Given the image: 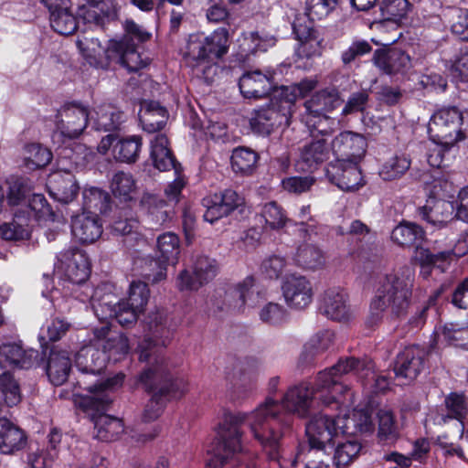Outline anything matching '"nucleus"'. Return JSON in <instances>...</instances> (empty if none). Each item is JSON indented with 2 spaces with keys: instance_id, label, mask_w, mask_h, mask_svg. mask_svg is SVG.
I'll return each instance as SVG.
<instances>
[{
  "instance_id": "nucleus-1",
  "label": "nucleus",
  "mask_w": 468,
  "mask_h": 468,
  "mask_svg": "<svg viewBox=\"0 0 468 468\" xmlns=\"http://www.w3.org/2000/svg\"><path fill=\"white\" fill-rule=\"evenodd\" d=\"M354 370L361 377L369 372L364 362L348 360L337 362L333 367L320 371L314 386L302 383L290 388L281 401L268 398L250 413L239 412L226 416L218 432V440L212 449L213 456L207 461V468H222L229 460L236 458L241 451L239 425L248 423L255 440L271 461L278 462L281 457L282 437V412L308 418L319 410L321 405L338 404L339 397L349 388L340 380L339 372ZM233 464L229 468H233Z\"/></svg>"
},
{
  "instance_id": "nucleus-2",
  "label": "nucleus",
  "mask_w": 468,
  "mask_h": 468,
  "mask_svg": "<svg viewBox=\"0 0 468 468\" xmlns=\"http://www.w3.org/2000/svg\"><path fill=\"white\" fill-rule=\"evenodd\" d=\"M107 361V354L93 346H83L76 355V367L81 373L78 384L90 393L84 399V402L98 410H105L112 403L108 390L121 386L124 378L122 374L105 379L101 378Z\"/></svg>"
},
{
  "instance_id": "nucleus-3",
  "label": "nucleus",
  "mask_w": 468,
  "mask_h": 468,
  "mask_svg": "<svg viewBox=\"0 0 468 468\" xmlns=\"http://www.w3.org/2000/svg\"><path fill=\"white\" fill-rule=\"evenodd\" d=\"M124 35L119 40H111L103 49V56L91 54L89 48H81L90 65L101 69H110L112 63L119 64L129 72H135L146 66L136 48V42L148 40L151 34L133 20H126L123 25Z\"/></svg>"
},
{
  "instance_id": "nucleus-4",
  "label": "nucleus",
  "mask_w": 468,
  "mask_h": 468,
  "mask_svg": "<svg viewBox=\"0 0 468 468\" xmlns=\"http://www.w3.org/2000/svg\"><path fill=\"white\" fill-rule=\"evenodd\" d=\"M406 271L386 274L379 279L376 295L369 306L366 320L367 326L379 324L384 312L389 310L395 318H400L407 314L410 303L413 280Z\"/></svg>"
},
{
  "instance_id": "nucleus-5",
  "label": "nucleus",
  "mask_w": 468,
  "mask_h": 468,
  "mask_svg": "<svg viewBox=\"0 0 468 468\" xmlns=\"http://www.w3.org/2000/svg\"><path fill=\"white\" fill-rule=\"evenodd\" d=\"M139 360L146 362L145 367L137 375L134 385L148 393H154L164 386L171 389V383L177 384V392L183 394L184 382L181 379H174L167 365L158 350H153L152 341L146 339L138 345Z\"/></svg>"
},
{
  "instance_id": "nucleus-6",
  "label": "nucleus",
  "mask_w": 468,
  "mask_h": 468,
  "mask_svg": "<svg viewBox=\"0 0 468 468\" xmlns=\"http://www.w3.org/2000/svg\"><path fill=\"white\" fill-rule=\"evenodd\" d=\"M390 238L401 248H414L415 259L421 267H432V264L447 261L452 254V250H439L438 241H435L432 250L423 248L421 245L426 240V232L415 222L401 221L393 229Z\"/></svg>"
},
{
  "instance_id": "nucleus-7",
  "label": "nucleus",
  "mask_w": 468,
  "mask_h": 468,
  "mask_svg": "<svg viewBox=\"0 0 468 468\" xmlns=\"http://www.w3.org/2000/svg\"><path fill=\"white\" fill-rule=\"evenodd\" d=\"M463 112L457 107H445L437 111L429 122L432 139L443 146H452L466 136Z\"/></svg>"
},
{
  "instance_id": "nucleus-8",
  "label": "nucleus",
  "mask_w": 468,
  "mask_h": 468,
  "mask_svg": "<svg viewBox=\"0 0 468 468\" xmlns=\"http://www.w3.org/2000/svg\"><path fill=\"white\" fill-rule=\"evenodd\" d=\"M157 259H150L147 261L150 271L144 274L153 283L165 280L166 266L177 262L180 253L178 237L172 232L160 235L157 239Z\"/></svg>"
},
{
  "instance_id": "nucleus-9",
  "label": "nucleus",
  "mask_w": 468,
  "mask_h": 468,
  "mask_svg": "<svg viewBox=\"0 0 468 468\" xmlns=\"http://www.w3.org/2000/svg\"><path fill=\"white\" fill-rule=\"evenodd\" d=\"M291 113L292 111L288 108L287 102L278 99L276 92L273 91L268 104L253 111L250 124L255 133L267 135L274 127L287 122Z\"/></svg>"
},
{
  "instance_id": "nucleus-10",
  "label": "nucleus",
  "mask_w": 468,
  "mask_h": 468,
  "mask_svg": "<svg viewBox=\"0 0 468 468\" xmlns=\"http://www.w3.org/2000/svg\"><path fill=\"white\" fill-rule=\"evenodd\" d=\"M305 432L310 447L324 451V452L334 449L335 441L340 434L336 417L317 414L316 411L310 416V420L305 426Z\"/></svg>"
},
{
  "instance_id": "nucleus-11",
  "label": "nucleus",
  "mask_w": 468,
  "mask_h": 468,
  "mask_svg": "<svg viewBox=\"0 0 468 468\" xmlns=\"http://www.w3.org/2000/svg\"><path fill=\"white\" fill-rule=\"evenodd\" d=\"M111 214L112 232L123 237L124 246L130 249L142 240L139 219L132 205H115Z\"/></svg>"
},
{
  "instance_id": "nucleus-12",
  "label": "nucleus",
  "mask_w": 468,
  "mask_h": 468,
  "mask_svg": "<svg viewBox=\"0 0 468 468\" xmlns=\"http://www.w3.org/2000/svg\"><path fill=\"white\" fill-rule=\"evenodd\" d=\"M88 107L80 102L64 104L57 113V129L63 137L76 139L82 134L89 123Z\"/></svg>"
},
{
  "instance_id": "nucleus-13",
  "label": "nucleus",
  "mask_w": 468,
  "mask_h": 468,
  "mask_svg": "<svg viewBox=\"0 0 468 468\" xmlns=\"http://www.w3.org/2000/svg\"><path fill=\"white\" fill-rule=\"evenodd\" d=\"M55 268L65 280L74 284L85 282L90 273L88 258L78 249H69L60 252Z\"/></svg>"
},
{
  "instance_id": "nucleus-14",
  "label": "nucleus",
  "mask_w": 468,
  "mask_h": 468,
  "mask_svg": "<svg viewBox=\"0 0 468 468\" xmlns=\"http://www.w3.org/2000/svg\"><path fill=\"white\" fill-rule=\"evenodd\" d=\"M202 204L206 207L204 219L212 224L242 206L244 198L233 189H225L204 197Z\"/></svg>"
},
{
  "instance_id": "nucleus-15",
  "label": "nucleus",
  "mask_w": 468,
  "mask_h": 468,
  "mask_svg": "<svg viewBox=\"0 0 468 468\" xmlns=\"http://www.w3.org/2000/svg\"><path fill=\"white\" fill-rule=\"evenodd\" d=\"M218 272V264L214 259L206 255H198L193 263V275L183 271L178 276V287L181 290H197L212 281Z\"/></svg>"
},
{
  "instance_id": "nucleus-16",
  "label": "nucleus",
  "mask_w": 468,
  "mask_h": 468,
  "mask_svg": "<svg viewBox=\"0 0 468 468\" xmlns=\"http://www.w3.org/2000/svg\"><path fill=\"white\" fill-rule=\"evenodd\" d=\"M366 138L353 132H343L332 141V151L338 162H359L367 149Z\"/></svg>"
},
{
  "instance_id": "nucleus-17",
  "label": "nucleus",
  "mask_w": 468,
  "mask_h": 468,
  "mask_svg": "<svg viewBox=\"0 0 468 468\" xmlns=\"http://www.w3.org/2000/svg\"><path fill=\"white\" fill-rule=\"evenodd\" d=\"M43 355L47 356L45 362L46 373L49 380L56 386L66 382L71 370V358L67 350L56 346H43Z\"/></svg>"
},
{
  "instance_id": "nucleus-18",
  "label": "nucleus",
  "mask_w": 468,
  "mask_h": 468,
  "mask_svg": "<svg viewBox=\"0 0 468 468\" xmlns=\"http://www.w3.org/2000/svg\"><path fill=\"white\" fill-rule=\"evenodd\" d=\"M426 352L419 346H411L404 348L396 358L394 372L398 378H402L409 382L414 380L424 367Z\"/></svg>"
},
{
  "instance_id": "nucleus-19",
  "label": "nucleus",
  "mask_w": 468,
  "mask_h": 468,
  "mask_svg": "<svg viewBox=\"0 0 468 468\" xmlns=\"http://www.w3.org/2000/svg\"><path fill=\"white\" fill-rule=\"evenodd\" d=\"M320 308L325 316L338 322L348 321L353 315L348 295L339 287L329 288L324 292Z\"/></svg>"
},
{
  "instance_id": "nucleus-20",
  "label": "nucleus",
  "mask_w": 468,
  "mask_h": 468,
  "mask_svg": "<svg viewBox=\"0 0 468 468\" xmlns=\"http://www.w3.org/2000/svg\"><path fill=\"white\" fill-rule=\"evenodd\" d=\"M282 292L286 303L295 309L305 308L313 299L312 285L301 275L288 276L282 284Z\"/></svg>"
},
{
  "instance_id": "nucleus-21",
  "label": "nucleus",
  "mask_w": 468,
  "mask_h": 468,
  "mask_svg": "<svg viewBox=\"0 0 468 468\" xmlns=\"http://www.w3.org/2000/svg\"><path fill=\"white\" fill-rule=\"evenodd\" d=\"M47 187L49 195L62 204L72 202L80 189L74 175L69 171H56L49 175Z\"/></svg>"
},
{
  "instance_id": "nucleus-22",
  "label": "nucleus",
  "mask_w": 468,
  "mask_h": 468,
  "mask_svg": "<svg viewBox=\"0 0 468 468\" xmlns=\"http://www.w3.org/2000/svg\"><path fill=\"white\" fill-rule=\"evenodd\" d=\"M34 209L31 207L17 208L12 221L0 226V237L5 240H22L30 238Z\"/></svg>"
},
{
  "instance_id": "nucleus-23",
  "label": "nucleus",
  "mask_w": 468,
  "mask_h": 468,
  "mask_svg": "<svg viewBox=\"0 0 468 468\" xmlns=\"http://www.w3.org/2000/svg\"><path fill=\"white\" fill-rule=\"evenodd\" d=\"M239 88L245 98L260 99L272 95L278 89L273 86L271 76L263 74L260 70L244 73L239 81Z\"/></svg>"
},
{
  "instance_id": "nucleus-24",
  "label": "nucleus",
  "mask_w": 468,
  "mask_h": 468,
  "mask_svg": "<svg viewBox=\"0 0 468 468\" xmlns=\"http://www.w3.org/2000/svg\"><path fill=\"white\" fill-rule=\"evenodd\" d=\"M372 59L376 67L387 75L403 73L411 67L410 57L399 48L377 49Z\"/></svg>"
},
{
  "instance_id": "nucleus-25",
  "label": "nucleus",
  "mask_w": 468,
  "mask_h": 468,
  "mask_svg": "<svg viewBox=\"0 0 468 468\" xmlns=\"http://www.w3.org/2000/svg\"><path fill=\"white\" fill-rule=\"evenodd\" d=\"M73 236L81 243H92L102 233V226L96 213L84 210L71 218Z\"/></svg>"
},
{
  "instance_id": "nucleus-26",
  "label": "nucleus",
  "mask_w": 468,
  "mask_h": 468,
  "mask_svg": "<svg viewBox=\"0 0 468 468\" xmlns=\"http://www.w3.org/2000/svg\"><path fill=\"white\" fill-rule=\"evenodd\" d=\"M91 120L96 131L115 134V133L122 131L127 120V115L117 106L105 103L96 108L95 116H92Z\"/></svg>"
},
{
  "instance_id": "nucleus-27",
  "label": "nucleus",
  "mask_w": 468,
  "mask_h": 468,
  "mask_svg": "<svg viewBox=\"0 0 468 468\" xmlns=\"http://www.w3.org/2000/svg\"><path fill=\"white\" fill-rule=\"evenodd\" d=\"M358 162H338L330 175L331 181L340 189L346 192L358 190L365 185Z\"/></svg>"
},
{
  "instance_id": "nucleus-28",
  "label": "nucleus",
  "mask_w": 468,
  "mask_h": 468,
  "mask_svg": "<svg viewBox=\"0 0 468 468\" xmlns=\"http://www.w3.org/2000/svg\"><path fill=\"white\" fill-rule=\"evenodd\" d=\"M87 410L95 411L91 414V420L94 423L95 437L101 441H111L116 440L124 431L123 423L120 419L104 414L110 404L105 410L91 409L83 401Z\"/></svg>"
},
{
  "instance_id": "nucleus-29",
  "label": "nucleus",
  "mask_w": 468,
  "mask_h": 468,
  "mask_svg": "<svg viewBox=\"0 0 468 468\" xmlns=\"http://www.w3.org/2000/svg\"><path fill=\"white\" fill-rule=\"evenodd\" d=\"M151 158L154 165L160 171L174 169L176 175L182 171L181 165L168 148L167 137L163 133L155 135L151 141Z\"/></svg>"
},
{
  "instance_id": "nucleus-30",
  "label": "nucleus",
  "mask_w": 468,
  "mask_h": 468,
  "mask_svg": "<svg viewBox=\"0 0 468 468\" xmlns=\"http://www.w3.org/2000/svg\"><path fill=\"white\" fill-rule=\"evenodd\" d=\"M27 438L23 430L5 418H0V452L14 454L23 450Z\"/></svg>"
},
{
  "instance_id": "nucleus-31",
  "label": "nucleus",
  "mask_w": 468,
  "mask_h": 468,
  "mask_svg": "<svg viewBox=\"0 0 468 468\" xmlns=\"http://www.w3.org/2000/svg\"><path fill=\"white\" fill-rule=\"evenodd\" d=\"M340 93L335 88H326L315 92L304 102L305 115H323L341 104Z\"/></svg>"
},
{
  "instance_id": "nucleus-32",
  "label": "nucleus",
  "mask_w": 468,
  "mask_h": 468,
  "mask_svg": "<svg viewBox=\"0 0 468 468\" xmlns=\"http://www.w3.org/2000/svg\"><path fill=\"white\" fill-rule=\"evenodd\" d=\"M329 151L324 139H314L301 150L300 169L311 171L327 160Z\"/></svg>"
},
{
  "instance_id": "nucleus-33",
  "label": "nucleus",
  "mask_w": 468,
  "mask_h": 468,
  "mask_svg": "<svg viewBox=\"0 0 468 468\" xmlns=\"http://www.w3.org/2000/svg\"><path fill=\"white\" fill-rule=\"evenodd\" d=\"M143 146V139L139 135L118 138L112 148L113 158L120 163L128 165L138 161Z\"/></svg>"
},
{
  "instance_id": "nucleus-34",
  "label": "nucleus",
  "mask_w": 468,
  "mask_h": 468,
  "mask_svg": "<svg viewBox=\"0 0 468 468\" xmlns=\"http://www.w3.org/2000/svg\"><path fill=\"white\" fill-rule=\"evenodd\" d=\"M139 119L145 132L155 133L166 123L167 112L156 101L145 102L140 111Z\"/></svg>"
},
{
  "instance_id": "nucleus-35",
  "label": "nucleus",
  "mask_w": 468,
  "mask_h": 468,
  "mask_svg": "<svg viewBox=\"0 0 468 468\" xmlns=\"http://www.w3.org/2000/svg\"><path fill=\"white\" fill-rule=\"evenodd\" d=\"M455 207L452 203L445 200H438L432 207L419 208V216L430 224L443 228L453 218Z\"/></svg>"
},
{
  "instance_id": "nucleus-36",
  "label": "nucleus",
  "mask_w": 468,
  "mask_h": 468,
  "mask_svg": "<svg viewBox=\"0 0 468 468\" xmlns=\"http://www.w3.org/2000/svg\"><path fill=\"white\" fill-rule=\"evenodd\" d=\"M171 389L167 387L162 386L158 391L151 393L152 397L144 407L143 412V420L144 422H150L156 420L162 410L167 399L170 398H176L180 396L177 392L178 385L171 383Z\"/></svg>"
},
{
  "instance_id": "nucleus-37",
  "label": "nucleus",
  "mask_w": 468,
  "mask_h": 468,
  "mask_svg": "<svg viewBox=\"0 0 468 468\" xmlns=\"http://www.w3.org/2000/svg\"><path fill=\"white\" fill-rule=\"evenodd\" d=\"M146 325L151 336H145L143 341L150 339L153 350H158V346H165L170 338V330L166 324V316L163 312L155 311L148 314Z\"/></svg>"
},
{
  "instance_id": "nucleus-38",
  "label": "nucleus",
  "mask_w": 468,
  "mask_h": 468,
  "mask_svg": "<svg viewBox=\"0 0 468 468\" xmlns=\"http://www.w3.org/2000/svg\"><path fill=\"white\" fill-rule=\"evenodd\" d=\"M110 187L113 197L119 200V205L133 206L136 183L130 173L123 171L115 173L112 178Z\"/></svg>"
},
{
  "instance_id": "nucleus-39",
  "label": "nucleus",
  "mask_w": 468,
  "mask_h": 468,
  "mask_svg": "<svg viewBox=\"0 0 468 468\" xmlns=\"http://www.w3.org/2000/svg\"><path fill=\"white\" fill-rule=\"evenodd\" d=\"M254 279L249 276L243 280L242 282L237 284L235 287L229 289L225 292L224 306H220V310H233L241 311L247 302V298L253 287Z\"/></svg>"
},
{
  "instance_id": "nucleus-40",
  "label": "nucleus",
  "mask_w": 468,
  "mask_h": 468,
  "mask_svg": "<svg viewBox=\"0 0 468 468\" xmlns=\"http://www.w3.org/2000/svg\"><path fill=\"white\" fill-rule=\"evenodd\" d=\"M293 261L298 267L312 271L323 267L325 261L321 249L308 243H303L297 248Z\"/></svg>"
},
{
  "instance_id": "nucleus-41",
  "label": "nucleus",
  "mask_w": 468,
  "mask_h": 468,
  "mask_svg": "<svg viewBox=\"0 0 468 468\" xmlns=\"http://www.w3.org/2000/svg\"><path fill=\"white\" fill-rule=\"evenodd\" d=\"M317 86L315 79H303L298 83L291 86H281L276 89V97L287 102L288 108L292 111L295 101L298 98L305 97L308 93L314 90Z\"/></svg>"
},
{
  "instance_id": "nucleus-42",
  "label": "nucleus",
  "mask_w": 468,
  "mask_h": 468,
  "mask_svg": "<svg viewBox=\"0 0 468 468\" xmlns=\"http://www.w3.org/2000/svg\"><path fill=\"white\" fill-rule=\"evenodd\" d=\"M83 204L87 211H98L102 215H108L113 209L109 193L98 187L84 189Z\"/></svg>"
},
{
  "instance_id": "nucleus-43",
  "label": "nucleus",
  "mask_w": 468,
  "mask_h": 468,
  "mask_svg": "<svg viewBox=\"0 0 468 468\" xmlns=\"http://www.w3.org/2000/svg\"><path fill=\"white\" fill-rule=\"evenodd\" d=\"M0 356L19 368H29L33 365L32 359L37 357V352H26L18 344L5 343L0 346Z\"/></svg>"
},
{
  "instance_id": "nucleus-44",
  "label": "nucleus",
  "mask_w": 468,
  "mask_h": 468,
  "mask_svg": "<svg viewBox=\"0 0 468 468\" xmlns=\"http://www.w3.org/2000/svg\"><path fill=\"white\" fill-rule=\"evenodd\" d=\"M332 336V334L325 332L308 342L298 358V367L304 368L312 365L317 355L329 347Z\"/></svg>"
},
{
  "instance_id": "nucleus-45",
  "label": "nucleus",
  "mask_w": 468,
  "mask_h": 468,
  "mask_svg": "<svg viewBox=\"0 0 468 468\" xmlns=\"http://www.w3.org/2000/svg\"><path fill=\"white\" fill-rule=\"evenodd\" d=\"M6 202L9 206L31 207V189L24 178H12L7 181Z\"/></svg>"
},
{
  "instance_id": "nucleus-46",
  "label": "nucleus",
  "mask_w": 468,
  "mask_h": 468,
  "mask_svg": "<svg viewBox=\"0 0 468 468\" xmlns=\"http://www.w3.org/2000/svg\"><path fill=\"white\" fill-rule=\"evenodd\" d=\"M207 53V60H213L224 56L229 48V32L226 28H218L211 35L203 37Z\"/></svg>"
},
{
  "instance_id": "nucleus-47",
  "label": "nucleus",
  "mask_w": 468,
  "mask_h": 468,
  "mask_svg": "<svg viewBox=\"0 0 468 468\" xmlns=\"http://www.w3.org/2000/svg\"><path fill=\"white\" fill-rule=\"evenodd\" d=\"M258 154L247 147L236 148L231 155V166L235 173L248 176L256 168Z\"/></svg>"
},
{
  "instance_id": "nucleus-48",
  "label": "nucleus",
  "mask_w": 468,
  "mask_h": 468,
  "mask_svg": "<svg viewBox=\"0 0 468 468\" xmlns=\"http://www.w3.org/2000/svg\"><path fill=\"white\" fill-rule=\"evenodd\" d=\"M51 159V152L38 144H29L25 147L24 165L28 170L43 168Z\"/></svg>"
},
{
  "instance_id": "nucleus-49",
  "label": "nucleus",
  "mask_w": 468,
  "mask_h": 468,
  "mask_svg": "<svg viewBox=\"0 0 468 468\" xmlns=\"http://www.w3.org/2000/svg\"><path fill=\"white\" fill-rule=\"evenodd\" d=\"M50 26L59 35L69 36L77 29V18L70 12L69 6L52 11Z\"/></svg>"
},
{
  "instance_id": "nucleus-50",
  "label": "nucleus",
  "mask_w": 468,
  "mask_h": 468,
  "mask_svg": "<svg viewBox=\"0 0 468 468\" xmlns=\"http://www.w3.org/2000/svg\"><path fill=\"white\" fill-rule=\"evenodd\" d=\"M411 161L407 155H396L386 161L379 176L383 180L391 181L400 178L410 167Z\"/></svg>"
},
{
  "instance_id": "nucleus-51",
  "label": "nucleus",
  "mask_w": 468,
  "mask_h": 468,
  "mask_svg": "<svg viewBox=\"0 0 468 468\" xmlns=\"http://www.w3.org/2000/svg\"><path fill=\"white\" fill-rule=\"evenodd\" d=\"M361 449V444L356 441L338 442L334 450V464L336 468H346L358 456Z\"/></svg>"
},
{
  "instance_id": "nucleus-52",
  "label": "nucleus",
  "mask_w": 468,
  "mask_h": 468,
  "mask_svg": "<svg viewBox=\"0 0 468 468\" xmlns=\"http://www.w3.org/2000/svg\"><path fill=\"white\" fill-rule=\"evenodd\" d=\"M348 360H356L359 362H364L367 365V367H368V373L367 374V377H361L359 374H357L356 371L351 370L348 372H339L340 373V378L346 374H353L356 378L361 381L363 384L367 383L368 381L372 380L374 381V388L376 391H384L388 388L389 381L387 377L377 375L373 368V363L371 360L367 358H356V357H346V359H340L338 362H346Z\"/></svg>"
},
{
  "instance_id": "nucleus-53",
  "label": "nucleus",
  "mask_w": 468,
  "mask_h": 468,
  "mask_svg": "<svg viewBox=\"0 0 468 468\" xmlns=\"http://www.w3.org/2000/svg\"><path fill=\"white\" fill-rule=\"evenodd\" d=\"M445 406L448 410L446 415H442L441 420L446 422L448 419H455L460 421L461 431L463 433V424L462 420L467 414V403L463 394L451 393L445 399Z\"/></svg>"
},
{
  "instance_id": "nucleus-54",
  "label": "nucleus",
  "mask_w": 468,
  "mask_h": 468,
  "mask_svg": "<svg viewBox=\"0 0 468 468\" xmlns=\"http://www.w3.org/2000/svg\"><path fill=\"white\" fill-rule=\"evenodd\" d=\"M378 418L379 440L385 443L394 442L399 437V430L393 413L388 410H379Z\"/></svg>"
},
{
  "instance_id": "nucleus-55",
  "label": "nucleus",
  "mask_w": 468,
  "mask_h": 468,
  "mask_svg": "<svg viewBox=\"0 0 468 468\" xmlns=\"http://www.w3.org/2000/svg\"><path fill=\"white\" fill-rule=\"evenodd\" d=\"M261 215L265 224L272 230L282 229L289 220L282 207L275 201H271L262 206Z\"/></svg>"
},
{
  "instance_id": "nucleus-56",
  "label": "nucleus",
  "mask_w": 468,
  "mask_h": 468,
  "mask_svg": "<svg viewBox=\"0 0 468 468\" xmlns=\"http://www.w3.org/2000/svg\"><path fill=\"white\" fill-rule=\"evenodd\" d=\"M321 450L310 447L307 452L301 450L295 456V468H329L330 458L321 459Z\"/></svg>"
},
{
  "instance_id": "nucleus-57",
  "label": "nucleus",
  "mask_w": 468,
  "mask_h": 468,
  "mask_svg": "<svg viewBox=\"0 0 468 468\" xmlns=\"http://www.w3.org/2000/svg\"><path fill=\"white\" fill-rule=\"evenodd\" d=\"M304 121L313 137L319 134L322 136L331 135L336 124L335 119L329 117L327 114L304 115Z\"/></svg>"
},
{
  "instance_id": "nucleus-58",
  "label": "nucleus",
  "mask_w": 468,
  "mask_h": 468,
  "mask_svg": "<svg viewBox=\"0 0 468 468\" xmlns=\"http://www.w3.org/2000/svg\"><path fill=\"white\" fill-rule=\"evenodd\" d=\"M408 0H383L380 4L381 16L384 20L399 22L408 13Z\"/></svg>"
},
{
  "instance_id": "nucleus-59",
  "label": "nucleus",
  "mask_w": 468,
  "mask_h": 468,
  "mask_svg": "<svg viewBox=\"0 0 468 468\" xmlns=\"http://www.w3.org/2000/svg\"><path fill=\"white\" fill-rule=\"evenodd\" d=\"M137 308L128 304L125 300L120 301L111 309L110 316H113L122 326H130L136 323L139 314Z\"/></svg>"
},
{
  "instance_id": "nucleus-60",
  "label": "nucleus",
  "mask_w": 468,
  "mask_h": 468,
  "mask_svg": "<svg viewBox=\"0 0 468 468\" xmlns=\"http://www.w3.org/2000/svg\"><path fill=\"white\" fill-rule=\"evenodd\" d=\"M147 202L153 204L148 210V219L151 228L163 226L170 218L171 212L165 208L166 203L160 199L156 200L154 197H148Z\"/></svg>"
},
{
  "instance_id": "nucleus-61",
  "label": "nucleus",
  "mask_w": 468,
  "mask_h": 468,
  "mask_svg": "<svg viewBox=\"0 0 468 468\" xmlns=\"http://www.w3.org/2000/svg\"><path fill=\"white\" fill-rule=\"evenodd\" d=\"M432 177V187L437 195L442 197H451L456 190L452 180V175L450 173H444L441 170H433L431 174Z\"/></svg>"
},
{
  "instance_id": "nucleus-62",
  "label": "nucleus",
  "mask_w": 468,
  "mask_h": 468,
  "mask_svg": "<svg viewBox=\"0 0 468 468\" xmlns=\"http://www.w3.org/2000/svg\"><path fill=\"white\" fill-rule=\"evenodd\" d=\"M0 391L8 407L16 405L21 399L19 386L10 373L0 379Z\"/></svg>"
},
{
  "instance_id": "nucleus-63",
  "label": "nucleus",
  "mask_w": 468,
  "mask_h": 468,
  "mask_svg": "<svg viewBox=\"0 0 468 468\" xmlns=\"http://www.w3.org/2000/svg\"><path fill=\"white\" fill-rule=\"evenodd\" d=\"M148 299L149 289L147 283L141 281L133 282L130 285L129 297L125 302L143 312Z\"/></svg>"
},
{
  "instance_id": "nucleus-64",
  "label": "nucleus",
  "mask_w": 468,
  "mask_h": 468,
  "mask_svg": "<svg viewBox=\"0 0 468 468\" xmlns=\"http://www.w3.org/2000/svg\"><path fill=\"white\" fill-rule=\"evenodd\" d=\"M451 30L459 39L468 42V9L454 10Z\"/></svg>"
}]
</instances>
